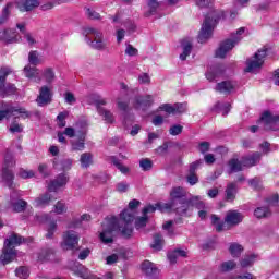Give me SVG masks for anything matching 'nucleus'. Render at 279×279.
<instances>
[{
  "label": "nucleus",
  "instance_id": "nucleus-60",
  "mask_svg": "<svg viewBox=\"0 0 279 279\" xmlns=\"http://www.w3.org/2000/svg\"><path fill=\"white\" fill-rule=\"evenodd\" d=\"M64 99H65V104H69L70 106H73V104H75V101H77L75 99V95H73V93H71V92H65Z\"/></svg>",
  "mask_w": 279,
  "mask_h": 279
},
{
  "label": "nucleus",
  "instance_id": "nucleus-25",
  "mask_svg": "<svg viewBox=\"0 0 279 279\" xmlns=\"http://www.w3.org/2000/svg\"><path fill=\"white\" fill-rule=\"evenodd\" d=\"M235 88L236 84L232 81H223L216 85L215 90L221 95H230V93H234Z\"/></svg>",
  "mask_w": 279,
  "mask_h": 279
},
{
  "label": "nucleus",
  "instance_id": "nucleus-4",
  "mask_svg": "<svg viewBox=\"0 0 279 279\" xmlns=\"http://www.w3.org/2000/svg\"><path fill=\"white\" fill-rule=\"evenodd\" d=\"M23 236L12 233L4 240V246L2 250V254L0 255V262L2 265H8L16 258V248L21 243H23Z\"/></svg>",
  "mask_w": 279,
  "mask_h": 279
},
{
  "label": "nucleus",
  "instance_id": "nucleus-12",
  "mask_svg": "<svg viewBox=\"0 0 279 279\" xmlns=\"http://www.w3.org/2000/svg\"><path fill=\"white\" fill-rule=\"evenodd\" d=\"M12 167H14V160H12L10 157H5L1 171V178L3 184L10 189H14V172H12Z\"/></svg>",
  "mask_w": 279,
  "mask_h": 279
},
{
  "label": "nucleus",
  "instance_id": "nucleus-13",
  "mask_svg": "<svg viewBox=\"0 0 279 279\" xmlns=\"http://www.w3.org/2000/svg\"><path fill=\"white\" fill-rule=\"evenodd\" d=\"M87 34V38L93 36L94 40H90V47H93V49H98L99 51H101V49H104L105 47H108V43L106 41V39H104V33L97 31L96 28H87L86 31Z\"/></svg>",
  "mask_w": 279,
  "mask_h": 279
},
{
  "label": "nucleus",
  "instance_id": "nucleus-7",
  "mask_svg": "<svg viewBox=\"0 0 279 279\" xmlns=\"http://www.w3.org/2000/svg\"><path fill=\"white\" fill-rule=\"evenodd\" d=\"M243 34H245V28L241 27L236 31V33L231 35V38L222 41L219 48L216 50V58H226L228 52L232 51V49H234V47L241 43V36H243Z\"/></svg>",
  "mask_w": 279,
  "mask_h": 279
},
{
  "label": "nucleus",
  "instance_id": "nucleus-9",
  "mask_svg": "<svg viewBox=\"0 0 279 279\" xmlns=\"http://www.w3.org/2000/svg\"><path fill=\"white\" fill-rule=\"evenodd\" d=\"M86 101L89 104V106H96L98 114L104 118V121L106 123H114V116L112 112L108 109H105L101 106H106V100L100 99L96 95H89L86 97Z\"/></svg>",
  "mask_w": 279,
  "mask_h": 279
},
{
  "label": "nucleus",
  "instance_id": "nucleus-33",
  "mask_svg": "<svg viewBox=\"0 0 279 279\" xmlns=\"http://www.w3.org/2000/svg\"><path fill=\"white\" fill-rule=\"evenodd\" d=\"M82 169H88L93 165V154L83 153L80 158Z\"/></svg>",
  "mask_w": 279,
  "mask_h": 279
},
{
  "label": "nucleus",
  "instance_id": "nucleus-1",
  "mask_svg": "<svg viewBox=\"0 0 279 279\" xmlns=\"http://www.w3.org/2000/svg\"><path fill=\"white\" fill-rule=\"evenodd\" d=\"M138 206H141V201L132 199L129 203V208L120 214V219L117 217L106 218L102 222V231L99 234L101 243H105V245L113 243L114 232H121L124 239H130L132 232H134V227H132V221H134V217H136L134 210H136Z\"/></svg>",
  "mask_w": 279,
  "mask_h": 279
},
{
  "label": "nucleus",
  "instance_id": "nucleus-59",
  "mask_svg": "<svg viewBox=\"0 0 279 279\" xmlns=\"http://www.w3.org/2000/svg\"><path fill=\"white\" fill-rule=\"evenodd\" d=\"M186 180L191 186H195L199 182V179L197 178V174L194 172H190L189 175L186 177Z\"/></svg>",
  "mask_w": 279,
  "mask_h": 279
},
{
  "label": "nucleus",
  "instance_id": "nucleus-50",
  "mask_svg": "<svg viewBox=\"0 0 279 279\" xmlns=\"http://www.w3.org/2000/svg\"><path fill=\"white\" fill-rule=\"evenodd\" d=\"M116 191L118 193H128V191H130V183H128V181H121L117 183Z\"/></svg>",
  "mask_w": 279,
  "mask_h": 279
},
{
  "label": "nucleus",
  "instance_id": "nucleus-48",
  "mask_svg": "<svg viewBox=\"0 0 279 279\" xmlns=\"http://www.w3.org/2000/svg\"><path fill=\"white\" fill-rule=\"evenodd\" d=\"M53 256L52 250H45L39 253L38 260L41 263H45V260H51V257Z\"/></svg>",
  "mask_w": 279,
  "mask_h": 279
},
{
  "label": "nucleus",
  "instance_id": "nucleus-11",
  "mask_svg": "<svg viewBox=\"0 0 279 279\" xmlns=\"http://www.w3.org/2000/svg\"><path fill=\"white\" fill-rule=\"evenodd\" d=\"M12 73H14V71L10 66L0 69V97H8V95H14L16 93V86L14 84H5L8 75H12Z\"/></svg>",
  "mask_w": 279,
  "mask_h": 279
},
{
  "label": "nucleus",
  "instance_id": "nucleus-34",
  "mask_svg": "<svg viewBox=\"0 0 279 279\" xmlns=\"http://www.w3.org/2000/svg\"><path fill=\"white\" fill-rule=\"evenodd\" d=\"M12 3H8L3 9L2 13L0 15V25H3L4 23H8V20L10 19V14H12Z\"/></svg>",
  "mask_w": 279,
  "mask_h": 279
},
{
  "label": "nucleus",
  "instance_id": "nucleus-55",
  "mask_svg": "<svg viewBox=\"0 0 279 279\" xmlns=\"http://www.w3.org/2000/svg\"><path fill=\"white\" fill-rule=\"evenodd\" d=\"M250 186L254 189L255 191H260L263 189V183L260 182V179L255 178L248 181Z\"/></svg>",
  "mask_w": 279,
  "mask_h": 279
},
{
  "label": "nucleus",
  "instance_id": "nucleus-57",
  "mask_svg": "<svg viewBox=\"0 0 279 279\" xmlns=\"http://www.w3.org/2000/svg\"><path fill=\"white\" fill-rule=\"evenodd\" d=\"M124 53L125 56H130V57L138 56V49L134 48V46L129 44L126 45Z\"/></svg>",
  "mask_w": 279,
  "mask_h": 279
},
{
  "label": "nucleus",
  "instance_id": "nucleus-36",
  "mask_svg": "<svg viewBox=\"0 0 279 279\" xmlns=\"http://www.w3.org/2000/svg\"><path fill=\"white\" fill-rule=\"evenodd\" d=\"M41 75L47 84H51L56 80V72L51 68L44 69Z\"/></svg>",
  "mask_w": 279,
  "mask_h": 279
},
{
  "label": "nucleus",
  "instance_id": "nucleus-15",
  "mask_svg": "<svg viewBox=\"0 0 279 279\" xmlns=\"http://www.w3.org/2000/svg\"><path fill=\"white\" fill-rule=\"evenodd\" d=\"M21 191L12 190L11 192V199H10V207L13 213H23L25 208H27V202L22 199Z\"/></svg>",
  "mask_w": 279,
  "mask_h": 279
},
{
  "label": "nucleus",
  "instance_id": "nucleus-16",
  "mask_svg": "<svg viewBox=\"0 0 279 279\" xmlns=\"http://www.w3.org/2000/svg\"><path fill=\"white\" fill-rule=\"evenodd\" d=\"M69 180L70 179L66 173H59L53 180L48 183L47 189L50 193H58L61 189L66 187V184H69Z\"/></svg>",
  "mask_w": 279,
  "mask_h": 279
},
{
  "label": "nucleus",
  "instance_id": "nucleus-56",
  "mask_svg": "<svg viewBox=\"0 0 279 279\" xmlns=\"http://www.w3.org/2000/svg\"><path fill=\"white\" fill-rule=\"evenodd\" d=\"M147 216L144 215V217H140L135 221V228L136 230H141V228H145L147 226Z\"/></svg>",
  "mask_w": 279,
  "mask_h": 279
},
{
  "label": "nucleus",
  "instance_id": "nucleus-6",
  "mask_svg": "<svg viewBox=\"0 0 279 279\" xmlns=\"http://www.w3.org/2000/svg\"><path fill=\"white\" fill-rule=\"evenodd\" d=\"M221 19L217 11H211L206 15L201 32L198 34V43H206L213 36V31L217 26V23Z\"/></svg>",
  "mask_w": 279,
  "mask_h": 279
},
{
  "label": "nucleus",
  "instance_id": "nucleus-39",
  "mask_svg": "<svg viewBox=\"0 0 279 279\" xmlns=\"http://www.w3.org/2000/svg\"><path fill=\"white\" fill-rule=\"evenodd\" d=\"M28 62L29 64H33V66H38V64H40V54H38V51L32 50L28 53Z\"/></svg>",
  "mask_w": 279,
  "mask_h": 279
},
{
  "label": "nucleus",
  "instance_id": "nucleus-51",
  "mask_svg": "<svg viewBox=\"0 0 279 279\" xmlns=\"http://www.w3.org/2000/svg\"><path fill=\"white\" fill-rule=\"evenodd\" d=\"M112 162L114 167L123 173V175H128V173H130V168L128 166H123L119 160H117V158L113 157Z\"/></svg>",
  "mask_w": 279,
  "mask_h": 279
},
{
  "label": "nucleus",
  "instance_id": "nucleus-40",
  "mask_svg": "<svg viewBox=\"0 0 279 279\" xmlns=\"http://www.w3.org/2000/svg\"><path fill=\"white\" fill-rule=\"evenodd\" d=\"M69 118V111H62L57 116V125L59 128H66V119Z\"/></svg>",
  "mask_w": 279,
  "mask_h": 279
},
{
  "label": "nucleus",
  "instance_id": "nucleus-62",
  "mask_svg": "<svg viewBox=\"0 0 279 279\" xmlns=\"http://www.w3.org/2000/svg\"><path fill=\"white\" fill-rule=\"evenodd\" d=\"M19 174H20V178H23V180L34 178L35 175L33 170H21Z\"/></svg>",
  "mask_w": 279,
  "mask_h": 279
},
{
  "label": "nucleus",
  "instance_id": "nucleus-14",
  "mask_svg": "<svg viewBox=\"0 0 279 279\" xmlns=\"http://www.w3.org/2000/svg\"><path fill=\"white\" fill-rule=\"evenodd\" d=\"M76 125L81 126V130L77 132V140H72V151H84L86 148V122H80Z\"/></svg>",
  "mask_w": 279,
  "mask_h": 279
},
{
  "label": "nucleus",
  "instance_id": "nucleus-47",
  "mask_svg": "<svg viewBox=\"0 0 279 279\" xmlns=\"http://www.w3.org/2000/svg\"><path fill=\"white\" fill-rule=\"evenodd\" d=\"M56 230H58V223L56 221L49 222L47 226V239H53V234H56Z\"/></svg>",
  "mask_w": 279,
  "mask_h": 279
},
{
  "label": "nucleus",
  "instance_id": "nucleus-22",
  "mask_svg": "<svg viewBox=\"0 0 279 279\" xmlns=\"http://www.w3.org/2000/svg\"><path fill=\"white\" fill-rule=\"evenodd\" d=\"M23 73L24 76L27 77V80H33V82H36V84H40V82H43V77L40 76V70H38L36 66L27 64L23 69Z\"/></svg>",
  "mask_w": 279,
  "mask_h": 279
},
{
  "label": "nucleus",
  "instance_id": "nucleus-32",
  "mask_svg": "<svg viewBox=\"0 0 279 279\" xmlns=\"http://www.w3.org/2000/svg\"><path fill=\"white\" fill-rule=\"evenodd\" d=\"M163 245L165 239H162V235L160 233L155 234L153 236V243L150 244L151 250H154L155 252H160Z\"/></svg>",
  "mask_w": 279,
  "mask_h": 279
},
{
  "label": "nucleus",
  "instance_id": "nucleus-38",
  "mask_svg": "<svg viewBox=\"0 0 279 279\" xmlns=\"http://www.w3.org/2000/svg\"><path fill=\"white\" fill-rule=\"evenodd\" d=\"M22 41L26 45H28V47H34L38 41L36 40V36H34V34L32 33H26L25 35H22Z\"/></svg>",
  "mask_w": 279,
  "mask_h": 279
},
{
  "label": "nucleus",
  "instance_id": "nucleus-35",
  "mask_svg": "<svg viewBox=\"0 0 279 279\" xmlns=\"http://www.w3.org/2000/svg\"><path fill=\"white\" fill-rule=\"evenodd\" d=\"M254 263H256V255L255 254L245 255L240 260V265L243 268L252 267V265H254Z\"/></svg>",
  "mask_w": 279,
  "mask_h": 279
},
{
  "label": "nucleus",
  "instance_id": "nucleus-17",
  "mask_svg": "<svg viewBox=\"0 0 279 279\" xmlns=\"http://www.w3.org/2000/svg\"><path fill=\"white\" fill-rule=\"evenodd\" d=\"M259 123L264 125L265 130H278V123H279V116H274L269 111H265L262 114V118L259 120Z\"/></svg>",
  "mask_w": 279,
  "mask_h": 279
},
{
  "label": "nucleus",
  "instance_id": "nucleus-37",
  "mask_svg": "<svg viewBox=\"0 0 279 279\" xmlns=\"http://www.w3.org/2000/svg\"><path fill=\"white\" fill-rule=\"evenodd\" d=\"M229 252L233 258H239L243 252V246L239 243H231L229 246Z\"/></svg>",
  "mask_w": 279,
  "mask_h": 279
},
{
  "label": "nucleus",
  "instance_id": "nucleus-23",
  "mask_svg": "<svg viewBox=\"0 0 279 279\" xmlns=\"http://www.w3.org/2000/svg\"><path fill=\"white\" fill-rule=\"evenodd\" d=\"M58 198L53 197L51 192H46L40 194L37 198H35L34 206L35 208H45V206H49L51 202H56Z\"/></svg>",
  "mask_w": 279,
  "mask_h": 279
},
{
  "label": "nucleus",
  "instance_id": "nucleus-27",
  "mask_svg": "<svg viewBox=\"0 0 279 279\" xmlns=\"http://www.w3.org/2000/svg\"><path fill=\"white\" fill-rule=\"evenodd\" d=\"M53 169H57L58 171H71L73 169V159H62L61 161H58V159H53Z\"/></svg>",
  "mask_w": 279,
  "mask_h": 279
},
{
  "label": "nucleus",
  "instance_id": "nucleus-46",
  "mask_svg": "<svg viewBox=\"0 0 279 279\" xmlns=\"http://www.w3.org/2000/svg\"><path fill=\"white\" fill-rule=\"evenodd\" d=\"M15 276L16 278H20V279H27L29 278V269H27V267L22 266L15 269Z\"/></svg>",
  "mask_w": 279,
  "mask_h": 279
},
{
  "label": "nucleus",
  "instance_id": "nucleus-49",
  "mask_svg": "<svg viewBox=\"0 0 279 279\" xmlns=\"http://www.w3.org/2000/svg\"><path fill=\"white\" fill-rule=\"evenodd\" d=\"M215 108L216 110H220L223 117H227L228 112H230V102H217Z\"/></svg>",
  "mask_w": 279,
  "mask_h": 279
},
{
  "label": "nucleus",
  "instance_id": "nucleus-8",
  "mask_svg": "<svg viewBox=\"0 0 279 279\" xmlns=\"http://www.w3.org/2000/svg\"><path fill=\"white\" fill-rule=\"evenodd\" d=\"M260 153H254L253 155L246 156L239 161V159H231L229 161V169L231 173H239L243 171V167H255L260 162Z\"/></svg>",
  "mask_w": 279,
  "mask_h": 279
},
{
  "label": "nucleus",
  "instance_id": "nucleus-2",
  "mask_svg": "<svg viewBox=\"0 0 279 279\" xmlns=\"http://www.w3.org/2000/svg\"><path fill=\"white\" fill-rule=\"evenodd\" d=\"M157 206L160 213L175 210L178 215L184 217L190 206L198 209L204 208V201H202V196H192L190 199H186V191L182 187H173L170 192V202L159 203Z\"/></svg>",
  "mask_w": 279,
  "mask_h": 279
},
{
  "label": "nucleus",
  "instance_id": "nucleus-52",
  "mask_svg": "<svg viewBox=\"0 0 279 279\" xmlns=\"http://www.w3.org/2000/svg\"><path fill=\"white\" fill-rule=\"evenodd\" d=\"M159 110L167 112L168 114H175V108H173V105L171 104H163L159 106Z\"/></svg>",
  "mask_w": 279,
  "mask_h": 279
},
{
  "label": "nucleus",
  "instance_id": "nucleus-24",
  "mask_svg": "<svg viewBox=\"0 0 279 279\" xmlns=\"http://www.w3.org/2000/svg\"><path fill=\"white\" fill-rule=\"evenodd\" d=\"M15 5L20 12H32L40 5L38 0H16Z\"/></svg>",
  "mask_w": 279,
  "mask_h": 279
},
{
  "label": "nucleus",
  "instance_id": "nucleus-42",
  "mask_svg": "<svg viewBox=\"0 0 279 279\" xmlns=\"http://www.w3.org/2000/svg\"><path fill=\"white\" fill-rule=\"evenodd\" d=\"M140 167L142 171H151L154 162L149 158H144L140 160Z\"/></svg>",
  "mask_w": 279,
  "mask_h": 279
},
{
  "label": "nucleus",
  "instance_id": "nucleus-26",
  "mask_svg": "<svg viewBox=\"0 0 279 279\" xmlns=\"http://www.w3.org/2000/svg\"><path fill=\"white\" fill-rule=\"evenodd\" d=\"M223 71H226V68H223V65L221 64L210 66L206 73V78L209 82H214L216 77H220V75H223Z\"/></svg>",
  "mask_w": 279,
  "mask_h": 279
},
{
  "label": "nucleus",
  "instance_id": "nucleus-20",
  "mask_svg": "<svg viewBox=\"0 0 279 279\" xmlns=\"http://www.w3.org/2000/svg\"><path fill=\"white\" fill-rule=\"evenodd\" d=\"M0 39L10 45L14 43H23V36H21L14 28H8L0 32Z\"/></svg>",
  "mask_w": 279,
  "mask_h": 279
},
{
  "label": "nucleus",
  "instance_id": "nucleus-53",
  "mask_svg": "<svg viewBox=\"0 0 279 279\" xmlns=\"http://www.w3.org/2000/svg\"><path fill=\"white\" fill-rule=\"evenodd\" d=\"M82 221H90V215L88 214H83L81 217H80V220L76 221V222H72L69 228H78V226H81Z\"/></svg>",
  "mask_w": 279,
  "mask_h": 279
},
{
  "label": "nucleus",
  "instance_id": "nucleus-10",
  "mask_svg": "<svg viewBox=\"0 0 279 279\" xmlns=\"http://www.w3.org/2000/svg\"><path fill=\"white\" fill-rule=\"evenodd\" d=\"M265 58H267V49H259L252 58L246 60V73H258L263 64H265Z\"/></svg>",
  "mask_w": 279,
  "mask_h": 279
},
{
  "label": "nucleus",
  "instance_id": "nucleus-5",
  "mask_svg": "<svg viewBox=\"0 0 279 279\" xmlns=\"http://www.w3.org/2000/svg\"><path fill=\"white\" fill-rule=\"evenodd\" d=\"M241 221H243V214L238 210H229L225 217V222H221V219H219L217 215H211V223L216 227L217 232L228 230V228H226V223L232 228L234 226H239Z\"/></svg>",
  "mask_w": 279,
  "mask_h": 279
},
{
  "label": "nucleus",
  "instance_id": "nucleus-29",
  "mask_svg": "<svg viewBox=\"0 0 279 279\" xmlns=\"http://www.w3.org/2000/svg\"><path fill=\"white\" fill-rule=\"evenodd\" d=\"M183 52L180 54V60L184 61L193 51V39H183L181 43Z\"/></svg>",
  "mask_w": 279,
  "mask_h": 279
},
{
  "label": "nucleus",
  "instance_id": "nucleus-3",
  "mask_svg": "<svg viewBox=\"0 0 279 279\" xmlns=\"http://www.w3.org/2000/svg\"><path fill=\"white\" fill-rule=\"evenodd\" d=\"M31 117L32 112L27 111L24 107L14 106L12 102H0V121L14 119L9 128L12 134L23 132V124H19L16 119H29Z\"/></svg>",
  "mask_w": 279,
  "mask_h": 279
},
{
  "label": "nucleus",
  "instance_id": "nucleus-28",
  "mask_svg": "<svg viewBox=\"0 0 279 279\" xmlns=\"http://www.w3.org/2000/svg\"><path fill=\"white\" fill-rule=\"evenodd\" d=\"M141 269L143 271V274H146V276H158L159 274V269L156 266V264L149 262V260H145L143 262Z\"/></svg>",
  "mask_w": 279,
  "mask_h": 279
},
{
  "label": "nucleus",
  "instance_id": "nucleus-21",
  "mask_svg": "<svg viewBox=\"0 0 279 279\" xmlns=\"http://www.w3.org/2000/svg\"><path fill=\"white\" fill-rule=\"evenodd\" d=\"M151 106H154V96L146 95L135 97L134 108H136V110H147V108H151Z\"/></svg>",
  "mask_w": 279,
  "mask_h": 279
},
{
  "label": "nucleus",
  "instance_id": "nucleus-58",
  "mask_svg": "<svg viewBox=\"0 0 279 279\" xmlns=\"http://www.w3.org/2000/svg\"><path fill=\"white\" fill-rule=\"evenodd\" d=\"M158 204H160V203H157L156 204V206H154V205H147L144 209H143V215L145 216V217H147V214H149V213H156V210H160V208L158 207Z\"/></svg>",
  "mask_w": 279,
  "mask_h": 279
},
{
  "label": "nucleus",
  "instance_id": "nucleus-61",
  "mask_svg": "<svg viewBox=\"0 0 279 279\" xmlns=\"http://www.w3.org/2000/svg\"><path fill=\"white\" fill-rule=\"evenodd\" d=\"M123 26L125 29H128V32H136V24L132 20H126L123 22Z\"/></svg>",
  "mask_w": 279,
  "mask_h": 279
},
{
  "label": "nucleus",
  "instance_id": "nucleus-63",
  "mask_svg": "<svg viewBox=\"0 0 279 279\" xmlns=\"http://www.w3.org/2000/svg\"><path fill=\"white\" fill-rule=\"evenodd\" d=\"M174 114H182V112H186V105L184 104H175L173 105Z\"/></svg>",
  "mask_w": 279,
  "mask_h": 279
},
{
  "label": "nucleus",
  "instance_id": "nucleus-45",
  "mask_svg": "<svg viewBox=\"0 0 279 279\" xmlns=\"http://www.w3.org/2000/svg\"><path fill=\"white\" fill-rule=\"evenodd\" d=\"M117 106H118L119 110H122V112H126L128 106H130V99H128V97H125V98L119 97L117 100Z\"/></svg>",
  "mask_w": 279,
  "mask_h": 279
},
{
  "label": "nucleus",
  "instance_id": "nucleus-18",
  "mask_svg": "<svg viewBox=\"0 0 279 279\" xmlns=\"http://www.w3.org/2000/svg\"><path fill=\"white\" fill-rule=\"evenodd\" d=\"M38 106H47L53 101V90L51 87L44 85L39 88V95L37 96Z\"/></svg>",
  "mask_w": 279,
  "mask_h": 279
},
{
  "label": "nucleus",
  "instance_id": "nucleus-41",
  "mask_svg": "<svg viewBox=\"0 0 279 279\" xmlns=\"http://www.w3.org/2000/svg\"><path fill=\"white\" fill-rule=\"evenodd\" d=\"M271 215V211L267 207H257L254 211V216L257 219H263V217H269Z\"/></svg>",
  "mask_w": 279,
  "mask_h": 279
},
{
  "label": "nucleus",
  "instance_id": "nucleus-19",
  "mask_svg": "<svg viewBox=\"0 0 279 279\" xmlns=\"http://www.w3.org/2000/svg\"><path fill=\"white\" fill-rule=\"evenodd\" d=\"M78 242L80 236H77V233L75 231H66L63 234V242L61 244V247L63 250H75V247H77Z\"/></svg>",
  "mask_w": 279,
  "mask_h": 279
},
{
  "label": "nucleus",
  "instance_id": "nucleus-64",
  "mask_svg": "<svg viewBox=\"0 0 279 279\" xmlns=\"http://www.w3.org/2000/svg\"><path fill=\"white\" fill-rule=\"evenodd\" d=\"M140 84H150L151 77H149V74L143 73L138 76Z\"/></svg>",
  "mask_w": 279,
  "mask_h": 279
},
{
  "label": "nucleus",
  "instance_id": "nucleus-43",
  "mask_svg": "<svg viewBox=\"0 0 279 279\" xmlns=\"http://www.w3.org/2000/svg\"><path fill=\"white\" fill-rule=\"evenodd\" d=\"M66 210H68L66 203L63 201H58L57 204L54 205L53 213H56V215H64Z\"/></svg>",
  "mask_w": 279,
  "mask_h": 279
},
{
  "label": "nucleus",
  "instance_id": "nucleus-44",
  "mask_svg": "<svg viewBox=\"0 0 279 279\" xmlns=\"http://www.w3.org/2000/svg\"><path fill=\"white\" fill-rule=\"evenodd\" d=\"M236 267V262L234 260H228L225 262L220 265V271L222 272H228V271H232V269H234Z\"/></svg>",
  "mask_w": 279,
  "mask_h": 279
},
{
  "label": "nucleus",
  "instance_id": "nucleus-31",
  "mask_svg": "<svg viewBox=\"0 0 279 279\" xmlns=\"http://www.w3.org/2000/svg\"><path fill=\"white\" fill-rule=\"evenodd\" d=\"M238 191L236 183H229L225 191L227 202H234V199H236Z\"/></svg>",
  "mask_w": 279,
  "mask_h": 279
},
{
  "label": "nucleus",
  "instance_id": "nucleus-30",
  "mask_svg": "<svg viewBox=\"0 0 279 279\" xmlns=\"http://www.w3.org/2000/svg\"><path fill=\"white\" fill-rule=\"evenodd\" d=\"M147 5H146V11H145V16H154L158 10H160V2L158 0H146Z\"/></svg>",
  "mask_w": 279,
  "mask_h": 279
},
{
  "label": "nucleus",
  "instance_id": "nucleus-54",
  "mask_svg": "<svg viewBox=\"0 0 279 279\" xmlns=\"http://www.w3.org/2000/svg\"><path fill=\"white\" fill-rule=\"evenodd\" d=\"M182 130H184V126L174 124L170 128L169 134H171V136H178L179 134H182Z\"/></svg>",
  "mask_w": 279,
  "mask_h": 279
}]
</instances>
